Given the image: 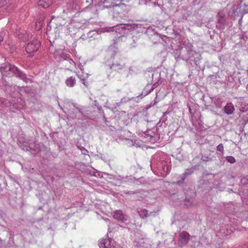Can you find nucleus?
Listing matches in <instances>:
<instances>
[{
	"mask_svg": "<svg viewBox=\"0 0 248 248\" xmlns=\"http://www.w3.org/2000/svg\"><path fill=\"white\" fill-rule=\"evenodd\" d=\"M40 46V42L37 39H33L31 42L27 44L26 50L28 53L35 52L39 49Z\"/></svg>",
	"mask_w": 248,
	"mask_h": 248,
	"instance_id": "1",
	"label": "nucleus"
},
{
	"mask_svg": "<svg viewBox=\"0 0 248 248\" xmlns=\"http://www.w3.org/2000/svg\"><path fill=\"white\" fill-rule=\"evenodd\" d=\"M190 234L186 231H183L179 234L178 239V245L180 247H183L185 246L190 240Z\"/></svg>",
	"mask_w": 248,
	"mask_h": 248,
	"instance_id": "2",
	"label": "nucleus"
},
{
	"mask_svg": "<svg viewBox=\"0 0 248 248\" xmlns=\"http://www.w3.org/2000/svg\"><path fill=\"white\" fill-rule=\"evenodd\" d=\"M113 217L119 221H124L126 220L124 214L123 212L121 210L115 211L113 214Z\"/></svg>",
	"mask_w": 248,
	"mask_h": 248,
	"instance_id": "3",
	"label": "nucleus"
},
{
	"mask_svg": "<svg viewBox=\"0 0 248 248\" xmlns=\"http://www.w3.org/2000/svg\"><path fill=\"white\" fill-rule=\"evenodd\" d=\"M234 110V107L232 103H228L224 108V110L226 113L231 114Z\"/></svg>",
	"mask_w": 248,
	"mask_h": 248,
	"instance_id": "4",
	"label": "nucleus"
},
{
	"mask_svg": "<svg viewBox=\"0 0 248 248\" xmlns=\"http://www.w3.org/2000/svg\"><path fill=\"white\" fill-rule=\"evenodd\" d=\"M52 3L51 0H38V4L44 8L48 7Z\"/></svg>",
	"mask_w": 248,
	"mask_h": 248,
	"instance_id": "5",
	"label": "nucleus"
},
{
	"mask_svg": "<svg viewBox=\"0 0 248 248\" xmlns=\"http://www.w3.org/2000/svg\"><path fill=\"white\" fill-rule=\"evenodd\" d=\"M76 80L75 78L73 77H71L66 80L65 83L67 86L73 87L76 84Z\"/></svg>",
	"mask_w": 248,
	"mask_h": 248,
	"instance_id": "6",
	"label": "nucleus"
},
{
	"mask_svg": "<svg viewBox=\"0 0 248 248\" xmlns=\"http://www.w3.org/2000/svg\"><path fill=\"white\" fill-rule=\"evenodd\" d=\"M4 69H8V70L9 71H11L13 73H15L16 72H17V75L18 76H21V75H22V73L20 72H19L18 71V69L16 68V67H15L14 66H12V65H9L8 66H6V67L4 68Z\"/></svg>",
	"mask_w": 248,
	"mask_h": 248,
	"instance_id": "7",
	"label": "nucleus"
},
{
	"mask_svg": "<svg viewBox=\"0 0 248 248\" xmlns=\"http://www.w3.org/2000/svg\"><path fill=\"white\" fill-rule=\"evenodd\" d=\"M241 6H244V10H248V0H241Z\"/></svg>",
	"mask_w": 248,
	"mask_h": 248,
	"instance_id": "8",
	"label": "nucleus"
},
{
	"mask_svg": "<svg viewBox=\"0 0 248 248\" xmlns=\"http://www.w3.org/2000/svg\"><path fill=\"white\" fill-rule=\"evenodd\" d=\"M106 241V239H101L100 240L99 246L100 248H106L105 246V242Z\"/></svg>",
	"mask_w": 248,
	"mask_h": 248,
	"instance_id": "9",
	"label": "nucleus"
},
{
	"mask_svg": "<svg viewBox=\"0 0 248 248\" xmlns=\"http://www.w3.org/2000/svg\"><path fill=\"white\" fill-rule=\"evenodd\" d=\"M226 159L229 162L231 163H233L235 162V159L232 156H227Z\"/></svg>",
	"mask_w": 248,
	"mask_h": 248,
	"instance_id": "10",
	"label": "nucleus"
},
{
	"mask_svg": "<svg viewBox=\"0 0 248 248\" xmlns=\"http://www.w3.org/2000/svg\"><path fill=\"white\" fill-rule=\"evenodd\" d=\"M217 151L223 153L224 151V147L222 144H219L217 147Z\"/></svg>",
	"mask_w": 248,
	"mask_h": 248,
	"instance_id": "11",
	"label": "nucleus"
},
{
	"mask_svg": "<svg viewBox=\"0 0 248 248\" xmlns=\"http://www.w3.org/2000/svg\"><path fill=\"white\" fill-rule=\"evenodd\" d=\"M142 214L144 215V217H148V216H149V215H148L147 214V212H147V211L146 210H143V211H142Z\"/></svg>",
	"mask_w": 248,
	"mask_h": 248,
	"instance_id": "12",
	"label": "nucleus"
},
{
	"mask_svg": "<svg viewBox=\"0 0 248 248\" xmlns=\"http://www.w3.org/2000/svg\"><path fill=\"white\" fill-rule=\"evenodd\" d=\"M86 82L85 81V80L84 79H83V84L85 85V86H87V84H86Z\"/></svg>",
	"mask_w": 248,
	"mask_h": 248,
	"instance_id": "13",
	"label": "nucleus"
},
{
	"mask_svg": "<svg viewBox=\"0 0 248 248\" xmlns=\"http://www.w3.org/2000/svg\"><path fill=\"white\" fill-rule=\"evenodd\" d=\"M209 158L208 157H206V158H205V159H207V160H208Z\"/></svg>",
	"mask_w": 248,
	"mask_h": 248,
	"instance_id": "14",
	"label": "nucleus"
},
{
	"mask_svg": "<svg viewBox=\"0 0 248 248\" xmlns=\"http://www.w3.org/2000/svg\"><path fill=\"white\" fill-rule=\"evenodd\" d=\"M188 202H189V205L191 204V202L189 201H188Z\"/></svg>",
	"mask_w": 248,
	"mask_h": 248,
	"instance_id": "15",
	"label": "nucleus"
},
{
	"mask_svg": "<svg viewBox=\"0 0 248 248\" xmlns=\"http://www.w3.org/2000/svg\"><path fill=\"white\" fill-rule=\"evenodd\" d=\"M202 159L203 160H207V159H204V158H203V157H202Z\"/></svg>",
	"mask_w": 248,
	"mask_h": 248,
	"instance_id": "16",
	"label": "nucleus"
}]
</instances>
